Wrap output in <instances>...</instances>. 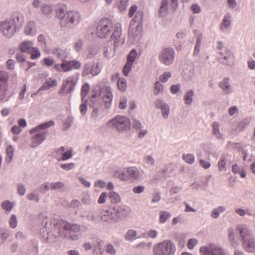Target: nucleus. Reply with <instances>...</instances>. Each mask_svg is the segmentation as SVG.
<instances>
[{"mask_svg": "<svg viewBox=\"0 0 255 255\" xmlns=\"http://www.w3.org/2000/svg\"><path fill=\"white\" fill-rule=\"evenodd\" d=\"M24 21L23 15L14 12L9 18L0 21V33L6 38H11L22 27Z\"/></svg>", "mask_w": 255, "mask_h": 255, "instance_id": "nucleus-1", "label": "nucleus"}, {"mask_svg": "<svg viewBox=\"0 0 255 255\" xmlns=\"http://www.w3.org/2000/svg\"><path fill=\"white\" fill-rule=\"evenodd\" d=\"M54 124L55 122L53 121H50L31 129L29 133L34 134L31 137V143L30 146L32 148H35L41 144L45 139L47 134L46 129Z\"/></svg>", "mask_w": 255, "mask_h": 255, "instance_id": "nucleus-2", "label": "nucleus"}, {"mask_svg": "<svg viewBox=\"0 0 255 255\" xmlns=\"http://www.w3.org/2000/svg\"><path fill=\"white\" fill-rule=\"evenodd\" d=\"M176 250L175 244L170 240L155 244L152 249L154 255H174Z\"/></svg>", "mask_w": 255, "mask_h": 255, "instance_id": "nucleus-3", "label": "nucleus"}, {"mask_svg": "<svg viewBox=\"0 0 255 255\" xmlns=\"http://www.w3.org/2000/svg\"><path fill=\"white\" fill-rule=\"evenodd\" d=\"M130 125V122L127 117L117 116L108 122L107 126L119 132H123L129 129Z\"/></svg>", "mask_w": 255, "mask_h": 255, "instance_id": "nucleus-4", "label": "nucleus"}, {"mask_svg": "<svg viewBox=\"0 0 255 255\" xmlns=\"http://www.w3.org/2000/svg\"><path fill=\"white\" fill-rule=\"evenodd\" d=\"M113 30L112 21L108 18L103 19L99 22L96 35L101 38L108 36Z\"/></svg>", "mask_w": 255, "mask_h": 255, "instance_id": "nucleus-5", "label": "nucleus"}, {"mask_svg": "<svg viewBox=\"0 0 255 255\" xmlns=\"http://www.w3.org/2000/svg\"><path fill=\"white\" fill-rule=\"evenodd\" d=\"M175 57V52L173 48L165 47L159 53L158 58L161 63L165 66L173 64Z\"/></svg>", "mask_w": 255, "mask_h": 255, "instance_id": "nucleus-6", "label": "nucleus"}, {"mask_svg": "<svg viewBox=\"0 0 255 255\" xmlns=\"http://www.w3.org/2000/svg\"><path fill=\"white\" fill-rule=\"evenodd\" d=\"M80 20L79 13L76 11H69L66 12L65 14L61 18L60 23L62 26H69L71 25H77Z\"/></svg>", "mask_w": 255, "mask_h": 255, "instance_id": "nucleus-7", "label": "nucleus"}, {"mask_svg": "<svg viewBox=\"0 0 255 255\" xmlns=\"http://www.w3.org/2000/svg\"><path fill=\"white\" fill-rule=\"evenodd\" d=\"M201 255H227L223 249L219 245L209 244L200 248Z\"/></svg>", "mask_w": 255, "mask_h": 255, "instance_id": "nucleus-8", "label": "nucleus"}, {"mask_svg": "<svg viewBox=\"0 0 255 255\" xmlns=\"http://www.w3.org/2000/svg\"><path fill=\"white\" fill-rule=\"evenodd\" d=\"M140 22L131 21L130 23L128 34L133 42L138 41L141 36L142 28Z\"/></svg>", "mask_w": 255, "mask_h": 255, "instance_id": "nucleus-9", "label": "nucleus"}, {"mask_svg": "<svg viewBox=\"0 0 255 255\" xmlns=\"http://www.w3.org/2000/svg\"><path fill=\"white\" fill-rule=\"evenodd\" d=\"M55 229L58 231H60L64 232H70V233H80V227L77 224H71L65 221H59L54 225Z\"/></svg>", "mask_w": 255, "mask_h": 255, "instance_id": "nucleus-10", "label": "nucleus"}, {"mask_svg": "<svg viewBox=\"0 0 255 255\" xmlns=\"http://www.w3.org/2000/svg\"><path fill=\"white\" fill-rule=\"evenodd\" d=\"M219 60L220 63L228 66H232L233 65L235 56L230 50L225 48L219 52Z\"/></svg>", "mask_w": 255, "mask_h": 255, "instance_id": "nucleus-11", "label": "nucleus"}, {"mask_svg": "<svg viewBox=\"0 0 255 255\" xmlns=\"http://www.w3.org/2000/svg\"><path fill=\"white\" fill-rule=\"evenodd\" d=\"M137 57V52L135 49H132L128 56V59L126 64H125L123 72L126 76H128L129 72L131 70L133 64L135 60Z\"/></svg>", "mask_w": 255, "mask_h": 255, "instance_id": "nucleus-12", "label": "nucleus"}, {"mask_svg": "<svg viewBox=\"0 0 255 255\" xmlns=\"http://www.w3.org/2000/svg\"><path fill=\"white\" fill-rule=\"evenodd\" d=\"M78 78L75 76H72L67 77L66 80L64 81L62 84V90L66 94H68L72 92L77 82Z\"/></svg>", "mask_w": 255, "mask_h": 255, "instance_id": "nucleus-13", "label": "nucleus"}, {"mask_svg": "<svg viewBox=\"0 0 255 255\" xmlns=\"http://www.w3.org/2000/svg\"><path fill=\"white\" fill-rule=\"evenodd\" d=\"M168 0H162L158 12L160 17H164L168 13ZM169 4L174 9H175L178 7V0H170Z\"/></svg>", "mask_w": 255, "mask_h": 255, "instance_id": "nucleus-14", "label": "nucleus"}, {"mask_svg": "<svg viewBox=\"0 0 255 255\" xmlns=\"http://www.w3.org/2000/svg\"><path fill=\"white\" fill-rule=\"evenodd\" d=\"M81 67V63L78 60H74L71 61L63 60L62 67L63 72H68L74 69H79Z\"/></svg>", "mask_w": 255, "mask_h": 255, "instance_id": "nucleus-15", "label": "nucleus"}, {"mask_svg": "<svg viewBox=\"0 0 255 255\" xmlns=\"http://www.w3.org/2000/svg\"><path fill=\"white\" fill-rule=\"evenodd\" d=\"M115 214L120 219H123L128 216L131 213V210L129 207L125 205H120L115 208Z\"/></svg>", "mask_w": 255, "mask_h": 255, "instance_id": "nucleus-16", "label": "nucleus"}, {"mask_svg": "<svg viewBox=\"0 0 255 255\" xmlns=\"http://www.w3.org/2000/svg\"><path fill=\"white\" fill-rule=\"evenodd\" d=\"M91 104H90V106L91 108L93 109V111L91 114V117L94 119H97L99 116L101 114L103 109L102 108L101 105L99 104L98 101H91Z\"/></svg>", "mask_w": 255, "mask_h": 255, "instance_id": "nucleus-17", "label": "nucleus"}, {"mask_svg": "<svg viewBox=\"0 0 255 255\" xmlns=\"http://www.w3.org/2000/svg\"><path fill=\"white\" fill-rule=\"evenodd\" d=\"M231 25V15L230 13H226L223 17L220 25V29L223 32L227 31L230 29Z\"/></svg>", "mask_w": 255, "mask_h": 255, "instance_id": "nucleus-18", "label": "nucleus"}, {"mask_svg": "<svg viewBox=\"0 0 255 255\" xmlns=\"http://www.w3.org/2000/svg\"><path fill=\"white\" fill-rule=\"evenodd\" d=\"M122 34L121 25L120 23H116L114 27V32L111 36V40H114L115 47L119 45L120 42V38Z\"/></svg>", "mask_w": 255, "mask_h": 255, "instance_id": "nucleus-19", "label": "nucleus"}, {"mask_svg": "<svg viewBox=\"0 0 255 255\" xmlns=\"http://www.w3.org/2000/svg\"><path fill=\"white\" fill-rule=\"evenodd\" d=\"M100 222L112 223L116 221L115 214L109 210L102 211L100 215Z\"/></svg>", "mask_w": 255, "mask_h": 255, "instance_id": "nucleus-20", "label": "nucleus"}, {"mask_svg": "<svg viewBox=\"0 0 255 255\" xmlns=\"http://www.w3.org/2000/svg\"><path fill=\"white\" fill-rule=\"evenodd\" d=\"M237 230L239 231L240 236L242 238V242L251 238V233L250 230L244 225L238 226Z\"/></svg>", "mask_w": 255, "mask_h": 255, "instance_id": "nucleus-21", "label": "nucleus"}, {"mask_svg": "<svg viewBox=\"0 0 255 255\" xmlns=\"http://www.w3.org/2000/svg\"><path fill=\"white\" fill-rule=\"evenodd\" d=\"M33 42L32 41L25 40L21 42L18 47L19 50L22 52L31 53L33 47Z\"/></svg>", "mask_w": 255, "mask_h": 255, "instance_id": "nucleus-22", "label": "nucleus"}, {"mask_svg": "<svg viewBox=\"0 0 255 255\" xmlns=\"http://www.w3.org/2000/svg\"><path fill=\"white\" fill-rule=\"evenodd\" d=\"M124 171L128 174L129 178L137 179L140 177L139 171L134 166L125 168L124 169Z\"/></svg>", "mask_w": 255, "mask_h": 255, "instance_id": "nucleus-23", "label": "nucleus"}, {"mask_svg": "<svg viewBox=\"0 0 255 255\" xmlns=\"http://www.w3.org/2000/svg\"><path fill=\"white\" fill-rule=\"evenodd\" d=\"M243 247L249 253H255V239L250 238L243 243Z\"/></svg>", "mask_w": 255, "mask_h": 255, "instance_id": "nucleus-24", "label": "nucleus"}, {"mask_svg": "<svg viewBox=\"0 0 255 255\" xmlns=\"http://www.w3.org/2000/svg\"><path fill=\"white\" fill-rule=\"evenodd\" d=\"M59 236L63 238L71 240L73 241H77L79 239L80 237V233H70V232H64L62 231L60 229V231H58Z\"/></svg>", "mask_w": 255, "mask_h": 255, "instance_id": "nucleus-25", "label": "nucleus"}, {"mask_svg": "<svg viewBox=\"0 0 255 255\" xmlns=\"http://www.w3.org/2000/svg\"><path fill=\"white\" fill-rule=\"evenodd\" d=\"M55 5H50L48 4H43L41 5V9L42 14L47 18H50L52 16L54 10Z\"/></svg>", "mask_w": 255, "mask_h": 255, "instance_id": "nucleus-26", "label": "nucleus"}, {"mask_svg": "<svg viewBox=\"0 0 255 255\" xmlns=\"http://www.w3.org/2000/svg\"><path fill=\"white\" fill-rule=\"evenodd\" d=\"M37 32L36 23L34 21H30L25 28V33L27 35L33 36Z\"/></svg>", "mask_w": 255, "mask_h": 255, "instance_id": "nucleus-27", "label": "nucleus"}, {"mask_svg": "<svg viewBox=\"0 0 255 255\" xmlns=\"http://www.w3.org/2000/svg\"><path fill=\"white\" fill-rule=\"evenodd\" d=\"M103 101L105 103L106 108H109L111 107V103L113 100V95L111 90L107 88L104 92Z\"/></svg>", "mask_w": 255, "mask_h": 255, "instance_id": "nucleus-28", "label": "nucleus"}, {"mask_svg": "<svg viewBox=\"0 0 255 255\" xmlns=\"http://www.w3.org/2000/svg\"><path fill=\"white\" fill-rule=\"evenodd\" d=\"M219 87L222 89L225 94H229L232 92V88L230 84V79L225 78L220 83Z\"/></svg>", "mask_w": 255, "mask_h": 255, "instance_id": "nucleus-29", "label": "nucleus"}, {"mask_svg": "<svg viewBox=\"0 0 255 255\" xmlns=\"http://www.w3.org/2000/svg\"><path fill=\"white\" fill-rule=\"evenodd\" d=\"M54 10L56 11V15L60 20L61 18L65 14V11L67 10L66 6L63 3H59L55 5Z\"/></svg>", "mask_w": 255, "mask_h": 255, "instance_id": "nucleus-30", "label": "nucleus"}, {"mask_svg": "<svg viewBox=\"0 0 255 255\" xmlns=\"http://www.w3.org/2000/svg\"><path fill=\"white\" fill-rule=\"evenodd\" d=\"M213 128V134L215 135L218 139H222L223 134L220 131V125L218 122H214L212 125Z\"/></svg>", "mask_w": 255, "mask_h": 255, "instance_id": "nucleus-31", "label": "nucleus"}, {"mask_svg": "<svg viewBox=\"0 0 255 255\" xmlns=\"http://www.w3.org/2000/svg\"><path fill=\"white\" fill-rule=\"evenodd\" d=\"M53 54L57 58L63 60H65L66 58L67 54L64 50L61 48H55L53 50Z\"/></svg>", "mask_w": 255, "mask_h": 255, "instance_id": "nucleus-32", "label": "nucleus"}, {"mask_svg": "<svg viewBox=\"0 0 255 255\" xmlns=\"http://www.w3.org/2000/svg\"><path fill=\"white\" fill-rule=\"evenodd\" d=\"M87 220L91 222L92 225L100 223V215L97 213H90L86 215Z\"/></svg>", "mask_w": 255, "mask_h": 255, "instance_id": "nucleus-33", "label": "nucleus"}, {"mask_svg": "<svg viewBox=\"0 0 255 255\" xmlns=\"http://www.w3.org/2000/svg\"><path fill=\"white\" fill-rule=\"evenodd\" d=\"M50 80L45 83L41 86V87L38 89V92L42 90H47L53 87H55L57 85V81L56 79H53L52 80Z\"/></svg>", "mask_w": 255, "mask_h": 255, "instance_id": "nucleus-34", "label": "nucleus"}, {"mask_svg": "<svg viewBox=\"0 0 255 255\" xmlns=\"http://www.w3.org/2000/svg\"><path fill=\"white\" fill-rule=\"evenodd\" d=\"M194 96V92L193 90H188L184 96V101L186 105H190L193 102V98Z\"/></svg>", "mask_w": 255, "mask_h": 255, "instance_id": "nucleus-35", "label": "nucleus"}, {"mask_svg": "<svg viewBox=\"0 0 255 255\" xmlns=\"http://www.w3.org/2000/svg\"><path fill=\"white\" fill-rule=\"evenodd\" d=\"M137 236V233L136 231L133 229H130L127 232L125 235L124 238L126 240L132 242L137 238H138Z\"/></svg>", "mask_w": 255, "mask_h": 255, "instance_id": "nucleus-36", "label": "nucleus"}, {"mask_svg": "<svg viewBox=\"0 0 255 255\" xmlns=\"http://www.w3.org/2000/svg\"><path fill=\"white\" fill-rule=\"evenodd\" d=\"M6 157L5 159L7 163H10L12 159L14 153V148L11 145H8L5 149Z\"/></svg>", "mask_w": 255, "mask_h": 255, "instance_id": "nucleus-37", "label": "nucleus"}, {"mask_svg": "<svg viewBox=\"0 0 255 255\" xmlns=\"http://www.w3.org/2000/svg\"><path fill=\"white\" fill-rule=\"evenodd\" d=\"M171 216V214L169 212L161 211L159 212V222L161 224L164 223Z\"/></svg>", "mask_w": 255, "mask_h": 255, "instance_id": "nucleus-38", "label": "nucleus"}, {"mask_svg": "<svg viewBox=\"0 0 255 255\" xmlns=\"http://www.w3.org/2000/svg\"><path fill=\"white\" fill-rule=\"evenodd\" d=\"M102 68L101 65L98 63H94L93 65H91V74L93 76L98 75L101 72Z\"/></svg>", "mask_w": 255, "mask_h": 255, "instance_id": "nucleus-39", "label": "nucleus"}, {"mask_svg": "<svg viewBox=\"0 0 255 255\" xmlns=\"http://www.w3.org/2000/svg\"><path fill=\"white\" fill-rule=\"evenodd\" d=\"M226 210L224 206H220L214 209L211 212V217L214 219L218 218L220 213H223Z\"/></svg>", "mask_w": 255, "mask_h": 255, "instance_id": "nucleus-40", "label": "nucleus"}, {"mask_svg": "<svg viewBox=\"0 0 255 255\" xmlns=\"http://www.w3.org/2000/svg\"><path fill=\"white\" fill-rule=\"evenodd\" d=\"M7 90V86L6 84H0V101L6 100L5 99Z\"/></svg>", "mask_w": 255, "mask_h": 255, "instance_id": "nucleus-41", "label": "nucleus"}, {"mask_svg": "<svg viewBox=\"0 0 255 255\" xmlns=\"http://www.w3.org/2000/svg\"><path fill=\"white\" fill-rule=\"evenodd\" d=\"M229 241L231 245L236 248L238 246V242L235 239V236L233 229H230L229 233Z\"/></svg>", "mask_w": 255, "mask_h": 255, "instance_id": "nucleus-42", "label": "nucleus"}, {"mask_svg": "<svg viewBox=\"0 0 255 255\" xmlns=\"http://www.w3.org/2000/svg\"><path fill=\"white\" fill-rule=\"evenodd\" d=\"M202 40V35L200 33H199L197 37L196 42L194 47V50L193 52V55L194 56H196L199 53L200 47L201 44Z\"/></svg>", "mask_w": 255, "mask_h": 255, "instance_id": "nucleus-43", "label": "nucleus"}, {"mask_svg": "<svg viewBox=\"0 0 255 255\" xmlns=\"http://www.w3.org/2000/svg\"><path fill=\"white\" fill-rule=\"evenodd\" d=\"M8 223L9 227L12 229H15L17 227L18 221L15 215L12 214L10 216Z\"/></svg>", "mask_w": 255, "mask_h": 255, "instance_id": "nucleus-44", "label": "nucleus"}, {"mask_svg": "<svg viewBox=\"0 0 255 255\" xmlns=\"http://www.w3.org/2000/svg\"><path fill=\"white\" fill-rule=\"evenodd\" d=\"M90 89V86L88 83H84L81 88V95L82 97V101H84V99L88 95Z\"/></svg>", "mask_w": 255, "mask_h": 255, "instance_id": "nucleus-45", "label": "nucleus"}, {"mask_svg": "<svg viewBox=\"0 0 255 255\" xmlns=\"http://www.w3.org/2000/svg\"><path fill=\"white\" fill-rule=\"evenodd\" d=\"M152 243L151 242H148V243H145L144 242H141L138 244H137L135 246L136 248L141 249V250H144L147 251H149L151 246H152Z\"/></svg>", "mask_w": 255, "mask_h": 255, "instance_id": "nucleus-46", "label": "nucleus"}, {"mask_svg": "<svg viewBox=\"0 0 255 255\" xmlns=\"http://www.w3.org/2000/svg\"><path fill=\"white\" fill-rule=\"evenodd\" d=\"M51 190H62L65 187V183L58 181L55 182H51Z\"/></svg>", "mask_w": 255, "mask_h": 255, "instance_id": "nucleus-47", "label": "nucleus"}, {"mask_svg": "<svg viewBox=\"0 0 255 255\" xmlns=\"http://www.w3.org/2000/svg\"><path fill=\"white\" fill-rule=\"evenodd\" d=\"M182 158L185 162L190 164H193L195 161V156L191 153L183 154Z\"/></svg>", "mask_w": 255, "mask_h": 255, "instance_id": "nucleus-48", "label": "nucleus"}, {"mask_svg": "<svg viewBox=\"0 0 255 255\" xmlns=\"http://www.w3.org/2000/svg\"><path fill=\"white\" fill-rule=\"evenodd\" d=\"M109 198L112 203H119L121 201V197L119 194L115 192H111L109 193Z\"/></svg>", "mask_w": 255, "mask_h": 255, "instance_id": "nucleus-49", "label": "nucleus"}, {"mask_svg": "<svg viewBox=\"0 0 255 255\" xmlns=\"http://www.w3.org/2000/svg\"><path fill=\"white\" fill-rule=\"evenodd\" d=\"M1 206L3 209L5 210V213L7 214L9 213L13 208L11 203L8 200L3 202L1 203Z\"/></svg>", "mask_w": 255, "mask_h": 255, "instance_id": "nucleus-50", "label": "nucleus"}, {"mask_svg": "<svg viewBox=\"0 0 255 255\" xmlns=\"http://www.w3.org/2000/svg\"><path fill=\"white\" fill-rule=\"evenodd\" d=\"M10 236V231L6 229L2 228L0 230V237L4 242Z\"/></svg>", "mask_w": 255, "mask_h": 255, "instance_id": "nucleus-51", "label": "nucleus"}, {"mask_svg": "<svg viewBox=\"0 0 255 255\" xmlns=\"http://www.w3.org/2000/svg\"><path fill=\"white\" fill-rule=\"evenodd\" d=\"M9 78L8 72L0 71V84H6Z\"/></svg>", "mask_w": 255, "mask_h": 255, "instance_id": "nucleus-52", "label": "nucleus"}, {"mask_svg": "<svg viewBox=\"0 0 255 255\" xmlns=\"http://www.w3.org/2000/svg\"><path fill=\"white\" fill-rule=\"evenodd\" d=\"M118 88L122 91H125L127 89V81L124 78H119L117 83Z\"/></svg>", "mask_w": 255, "mask_h": 255, "instance_id": "nucleus-53", "label": "nucleus"}, {"mask_svg": "<svg viewBox=\"0 0 255 255\" xmlns=\"http://www.w3.org/2000/svg\"><path fill=\"white\" fill-rule=\"evenodd\" d=\"M72 156V149H71L65 151L61 158H58L57 160L59 161L61 160L65 161L71 158Z\"/></svg>", "mask_w": 255, "mask_h": 255, "instance_id": "nucleus-54", "label": "nucleus"}, {"mask_svg": "<svg viewBox=\"0 0 255 255\" xmlns=\"http://www.w3.org/2000/svg\"><path fill=\"white\" fill-rule=\"evenodd\" d=\"M227 146L228 147H232L239 151H242L244 149L243 146L240 143H235L231 141L228 142Z\"/></svg>", "mask_w": 255, "mask_h": 255, "instance_id": "nucleus-55", "label": "nucleus"}, {"mask_svg": "<svg viewBox=\"0 0 255 255\" xmlns=\"http://www.w3.org/2000/svg\"><path fill=\"white\" fill-rule=\"evenodd\" d=\"M155 108L157 109H160L164 108L168 104L165 103L162 99H158L154 103Z\"/></svg>", "mask_w": 255, "mask_h": 255, "instance_id": "nucleus-56", "label": "nucleus"}, {"mask_svg": "<svg viewBox=\"0 0 255 255\" xmlns=\"http://www.w3.org/2000/svg\"><path fill=\"white\" fill-rule=\"evenodd\" d=\"M163 91V86L162 84L157 81L155 83L154 89L153 91L154 94L158 95L159 93L162 92Z\"/></svg>", "mask_w": 255, "mask_h": 255, "instance_id": "nucleus-57", "label": "nucleus"}, {"mask_svg": "<svg viewBox=\"0 0 255 255\" xmlns=\"http://www.w3.org/2000/svg\"><path fill=\"white\" fill-rule=\"evenodd\" d=\"M61 168L66 171H69L75 167V164L73 162L68 163H62L60 164Z\"/></svg>", "mask_w": 255, "mask_h": 255, "instance_id": "nucleus-58", "label": "nucleus"}, {"mask_svg": "<svg viewBox=\"0 0 255 255\" xmlns=\"http://www.w3.org/2000/svg\"><path fill=\"white\" fill-rule=\"evenodd\" d=\"M82 103L80 105L79 110L81 114L82 115H85L87 113V100L84 99V101H82Z\"/></svg>", "mask_w": 255, "mask_h": 255, "instance_id": "nucleus-59", "label": "nucleus"}, {"mask_svg": "<svg viewBox=\"0 0 255 255\" xmlns=\"http://www.w3.org/2000/svg\"><path fill=\"white\" fill-rule=\"evenodd\" d=\"M106 252L111 255H115L117 253L116 250L111 244H108L106 246Z\"/></svg>", "mask_w": 255, "mask_h": 255, "instance_id": "nucleus-60", "label": "nucleus"}, {"mask_svg": "<svg viewBox=\"0 0 255 255\" xmlns=\"http://www.w3.org/2000/svg\"><path fill=\"white\" fill-rule=\"evenodd\" d=\"M226 156L225 154H222L218 162L219 168L220 170H222L226 167Z\"/></svg>", "mask_w": 255, "mask_h": 255, "instance_id": "nucleus-61", "label": "nucleus"}, {"mask_svg": "<svg viewBox=\"0 0 255 255\" xmlns=\"http://www.w3.org/2000/svg\"><path fill=\"white\" fill-rule=\"evenodd\" d=\"M17 191L19 196H23L26 192V187L25 185L21 183L17 185Z\"/></svg>", "mask_w": 255, "mask_h": 255, "instance_id": "nucleus-62", "label": "nucleus"}, {"mask_svg": "<svg viewBox=\"0 0 255 255\" xmlns=\"http://www.w3.org/2000/svg\"><path fill=\"white\" fill-rule=\"evenodd\" d=\"M31 54V58L32 59H36L40 57L41 53L40 50L37 47H35L32 49V52L30 53Z\"/></svg>", "mask_w": 255, "mask_h": 255, "instance_id": "nucleus-63", "label": "nucleus"}, {"mask_svg": "<svg viewBox=\"0 0 255 255\" xmlns=\"http://www.w3.org/2000/svg\"><path fill=\"white\" fill-rule=\"evenodd\" d=\"M91 74V64L89 63L85 64L83 68L82 76H86Z\"/></svg>", "mask_w": 255, "mask_h": 255, "instance_id": "nucleus-64", "label": "nucleus"}]
</instances>
